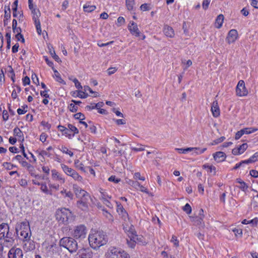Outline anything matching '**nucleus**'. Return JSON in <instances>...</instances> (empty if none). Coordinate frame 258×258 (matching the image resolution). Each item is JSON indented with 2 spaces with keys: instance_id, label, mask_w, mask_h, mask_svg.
Listing matches in <instances>:
<instances>
[{
  "instance_id": "nucleus-7",
  "label": "nucleus",
  "mask_w": 258,
  "mask_h": 258,
  "mask_svg": "<svg viewBox=\"0 0 258 258\" xmlns=\"http://www.w3.org/2000/svg\"><path fill=\"white\" fill-rule=\"evenodd\" d=\"M109 258H130L129 254L118 247H112L108 251Z\"/></svg>"
},
{
  "instance_id": "nucleus-62",
  "label": "nucleus",
  "mask_w": 258,
  "mask_h": 258,
  "mask_svg": "<svg viewBox=\"0 0 258 258\" xmlns=\"http://www.w3.org/2000/svg\"><path fill=\"white\" fill-rule=\"evenodd\" d=\"M15 37L18 41H21L22 43H24L25 39L24 38L23 36L21 34H16Z\"/></svg>"
},
{
  "instance_id": "nucleus-10",
  "label": "nucleus",
  "mask_w": 258,
  "mask_h": 258,
  "mask_svg": "<svg viewBox=\"0 0 258 258\" xmlns=\"http://www.w3.org/2000/svg\"><path fill=\"white\" fill-rule=\"evenodd\" d=\"M86 234V227L84 225H80L75 228L73 236L76 239H83L85 238Z\"/></svg>"
},
{
  "instance_id": "nucleus-5",
  "label": "nucleus",
  "mask_w": 258,
  "mask_h": 258,
  "mask_svg": "<svg viewBox=\"0 0 258 258\" xmlns=\"http://www.w3.org/2000/svg\"><path fill=\"white\" fill-rule=\"evenodd\" d=\"M29 8L31 10L32 14L33 15V20L35 24L36 28L37 33L40 35L41 33V29L40 22L39 18L40 16V12L38 9L34 8L33 5V0H28Z\"/></svg>"
},
{
  "instance_id": "nucleus-58",
  "label": "nucleus",
  "mask_w": 258,
  "mask_h": 258,
  "mask_svg": "<svg viewBox=\"0 0 258 258\" xmlns=\"http://www.w3.org/2000/svg\"><path fill=\"white\" fill-rule=\"evenodd\" d=\"M73 82L75 84V87L80 89H82V85H81V83L79 82V81L78 80V79H77L76 78H74L73 80Z\"/></svg>"
},
{
  "instance_id": "nucleus-53",
  "label": "nucleus",
  "mask_w": 258,
  "mask_h": 258,
  "mask_svg": "<svg viewBox=\"0 0 258 258\" xmlns=\"http://www.w3.org/2000/svg\"><path fill=\"white\" fill-rule=\"evenodd\" d=\"M74 116L76 119H80L81 121L85 119L84 115L81 113H77L74 115Z\"/></svg>"
},
{
  "instance_id": "nucleus-24",
  "label": "nucleus",
  "mask_w": 258,
  "mask_h": 258,
  "mask_svg": "<svg viewBox=\"0 0 258 258\" xmlns=\"http://www.w3.org/2000/svg\"><path fill=\"white\" fill-rule=\"evenodd\" d=\"M163 32L167 37L173 38L175 34L173 28L168 25L164 26Z\"/></svg>"
},
{
  "instance_id": "nucleus-9",
  "label": "nucleus",
  "mask_w": 258,
  "mask_h": 258,
  "mask_svg": "<svg viewBox=\"0 0 258 258\" xmlns=\"http://www.w3.org/2000/svg\"><path fill=\"white\" fill-rule=\"evenodd\" d=\"M205 216L204 215V211L202 209L199 210V215L194 217L190 216V221L194 223V224L199 226L200 227H204L205 223L203 221V219Z\"/></svg>"
},
{
  "instance_id": "nucleus-14",
  "label": "nucleus",
  "mask_w": 258,
  "mask_h": 258,
  "mask_svg": "<svg viewBox=\"0 0 258 258\" xmlns=\"http://www.w3.org/2000/svg\"><path fill=\"white\" fill-rule=\"evenodd\" d=\"M236 95L238 96H245L247 94V91L245 87V83L243 80H240L238 83L236 88Z\"/></svg>"
},
{
  "instance_id": "nucleus-21",
  "label": "nucleus",
  "mask_w": 258,
  "mask_h": 258,
  "mask_svg": "<svg viewBox=\"0 0 258 258\" xmlns=\"http://www.w3.org/2000/svg\"><path fill=\"white\" fill-rule=\"evenodd\" d=\"M213 157L217 162L219 163L225 160L226 155L224 152L219 151L213 154Z\"/></svg>"
},
{
  "instance_id": "nucleus-34",
  "label": "nucleus",
  "mask_w": 258,
  "mask_h": 258,
  "mask_svg": "<svg viewBox=\"0 0 258 258\" xmlns=\"http://www.w3.org/2000/svg\"><path fill=\"white\" fill-rule=\"evenodd\" d=\"M102 210L103 215L109 220L113 221V218L112 215L105 209H103Z\"/></svg>"
},
{
  "instance_id": "nucleus-15",
  "label": "nucleus",
  "mask_w": 258,
  "mask_h": 258,
  "mask_svg": "<svg viewBox=\"0 0 258 258\" xmlns=\"http://www.w3.org/2000/svg\"><path fill=\"white\" fill-rule=\"evenodd\" d=\"M127 28L130 33L136 37H139L141 36V33L139 30L137 23L134 21H130L128 24Z\"/></svg>"
},
{
  "instance_id": "nucleus-26",
  "label": "nucleus",
  "mask_w": 258,
  "mask_h": 258,
  "mask_svg": "<svg viewBox=\"0 0 258 258\" xmlns=\"http://www.w3.org/2000/svg\"><path fill=\"white\" fill-rule=\"evenodd\" d=\"M203 168L204 169L207 168L208 169V172H209L210 173H213V174H214V175L216 173V168L213 165L206 164H204L203 165Z\"/></svg>"
},
{
  "instance_id": "nucleus-54",
  "label": "nucleus",
  "mask_w": 258,
  "mask_h": 258,
  "mask_svg": "<svg viewBox=\"0 0 258 258\" xmlns=\"http://www.w3.org/2000/svg\"><path fill=\"white\" fill-rule=\"evenodd\" d=\"M211 0H204L202 4L203 8L207 10L208 8Z\"/></svg>"
},
{
  "instance_id": "nucleus-52",
  "label": "nucleus",
  "mask_w": 258,
  "mask_h": 258,
  "mask_svg": "<svg viewBox=\"0 0 258 258\" xmlns=\"http://www.w3.org/2000/svg\"><path fill=\"white\" fill-rule=\"evenodd\" d=\"M171 242L173 243L174 245L177 247L179 245V241L178 240L177 237L174 236V235H173L172 236V238H171Z\"/></svg>"
},
{
  "instance_id": "nucleus-28",
  "label": "nucleus",
  "mask_w": 258,
  "mask_h": 258,
  "mask_svg": "<svg viewBox=\"0 0 258 258\" xmlns=\"http://www.w3.org/2000/svg\"><path fill=\"white\" fill-rule=\"evenodd\" d=\"M99 191L101 194V199L103 201L107 199H111V196H109L105 190L102 188L99 189Z\"/></svg>"
},
{
  "instance_id": "nucleus-16",
  "label": "nucleus",
  "mask_w": 258,
  "mask_h": 258,
  "mask_svg": "<svg viewBox=\"0 0 258 258\" xmlns=\"http://www.w3.org/2000/svg\"><path fill=\"white\" fill-rule=\"evenodd\" d=\"M23 254L21 249L13 247L8 252L9 258H23Z\"/></svg>"
},
{
  "instance_id": "nucleus-32",
  "label": "nucleus",
  "mask_w": 258,
  "mask_h": 258,
  "mask_svg": "<svg viewBox=\"0 0 258 258\" xmlns=\"http://www.w3.org/2000/svg\"><path fill=\"white\" fill-rule=\"evenodd\" d=\"M258 158V152L254 153L250 158L248 160H244V162H246V164L254 162L257 160Z\"/></svg>"
},
{
  "instance_id": "nucleus-31",
  "label": "nucleus",
  "mask_w": 258,
  "mask_h": 258,
  "mask_svg": "<svg viewBox=\"0 0 258 258\" xmlns=\"http://www.w3.org/2000/svg\"><path fill=\"white\" fill-rule=\"evenodd\" d=\"M126 6L128 11H133L135 5L134 0H126Z\"/></svg>"
},
{
  "instance_id": "nucleus-39",
  "label": "nucleus",
  "mask_w": 258,
  "mask_h": 258,
  "mask_svg": "<svg viewBox=\"0 0 258 258\" xmlns=\"http://www.w3.org/2000/svg\"><path fill=\"white\" fill-rule=\"evenodd\" d=\"M138 190H140L141 192H145V193L148 194L150 196H151V197L153 196V194L149 192L148 191V189L146 187H145V186H144L143 185H142L140 184Z\"/></svg>"
},
{
  "instance_id": "nucleus-40",
  "label": "nucleus",
  "mask_w": 258,
  "mask_h": 258,
  "mask_svg": "<svg viewBox=\"0 0 258 258\" xmlns=\"http://www.w3.org/2000/svg\"><path fill=\"white\" fill-rule=\"evenodd\" d=\"M60 151L63 153L68 154L70 157H72L74 155L73 152L71 151H70L66 147L62 146L60 149Z\"/></svg>"
},
{
  "instance_id": "nucleus-8",
  "label": "nucleus",
  "mask_w": 258,
  "mask_h": 258,
  "mask_svg": "<svg viewBox=\"0 0 258 258\" xmlns=\"http://www.w3.org/2000/svg\"><path fill=\"white\" fill-rule=\"evenodd\" d=\"M61 167L63 172L68 176H71L74 180L82 182L83 177L80 175L74 169L70 168L67 165L61 164Z\"/></svg>"
},
{
  "instance_id": "nucleus-17",
  "label": "nucleus",
  "mask_w": 258,
  "mask_h": 258,
  "mask_svg": "<svg viewBox=\"0 0 258 258\" xmlns=\"http://www.w3.org/2000/svg\"><path fill=\"white\" fill-rule=\"evenodd\" d=\"M51 176L53 180L59 182L61 183H64L66 181L65 178L63 177L62 175L55 169L51 170Z\"/></svg>"
},
{
  "instance_id": "nucleus-11",
  "label": "nucleus",
  "mask_w": 258,
  "mask_h": 258,
  "mask_svg": "<svg viewBox=\"0 0 258 258\" xmlns=\"http://www.w3.org/2000/svg\"><path fill=\"white\" fill-rule=\"evenodd\" d=\"M207 148L200 149L199 148H191L189 147L185 149L183 148H176L175 150L177 151L180 154H186L188 152L194 151L193 154L199 155L203 153L206 151Z\"/></svg>"
},
{
  "instance_id": "nucleus-46",
  "label": "nucleus",
  "mask_w": 258,
  "mask_h": 258,
  "mask_svg": "<svg viewBox=\"0 0 258 258\" xmlns=\"http://www.w3.org/2000/svg\"><path fill=\"white\" fill-rule=\"evenodd\" d=\"M108 180L111 182H113L114 183H118L120 181V178H116L115 176L112 175L109 177Z\"/></svg>"
},
{
  "instance_id": "nucleus-3",
  "label": "nucleus",
  "mask_w": 258,
  "mask_h": 258,
  "mask_svg": "<svg viewBox=\"0 0 258 258\" xmlns=\"http://www.w3.org/2000/svg\"><path fill=\"white\" fill-rule=\"evenodd\" d=\"M16 230L17 234H20L24 240L27 241L29 239L31 233L28 222L25 221L18 224L16 227Z\"/></svg>"
},
{
  "instance_id": "nucleus-13",
  "label": "nucleus",
  "mask_w": 258,
  "mask_h": 258,
  "mask_svg": "<svg viewBox=\"0 0 258 258\" xmlns=\"http://www.w3.org/2000/svg\"><path fill=\"white\" fill-rule=\"evenodd\" d=\"M73 189L77 198H90L89 194L84 189H82L77 184L73 185Z\"/></svg>"
},
{
  "instance_id": "nucleus-47",
  "label": "nucleus",
  "mask_w": 258,
  "mask_h": 258,
  "mask_svg": "<svg viewBox=\"0 0 258 258\" xmlns=\"http://www.w3.org/2000/svg\"><path fill=\"white\" fill-rule=\"evenodd\" d=\"M48 186L50 188H52L56 190L59 189V185L58 184L52 183L50 181L48 182Z\"/></svg>"
},
{
  "instance_id": "nucleus-57",
  "label": "nucleus",
  "mask_w": 258,
  "mask_h": 258,
  "mask_svg": "<svg viewBox=\"0 0 258 258\" xmlns=\"http://www.w3.org/2000/svg\"><path fill=\"white\" fill-rule=\"evenodd\" d=\"M19 184L23 187H26L28 185V182L25 179H21L19 181Z\"/></svg>"
},
{
  "instance_id": "nucleus-61",
  "label": "nucleus",
  "mask_w": 258,
  "mask_h": 258,
  "mask_svg": "<svg viewBox=\"0 0 258 258\" xmlns=\"http://www.w3.org/2000/svg\"><path fill=\"white\" fill-rule=\"evenodd\" d=\"M32 80L33 81V82L37 86L39 85V80H38V78H37V76H36V74H33L32 75Z\"/></svg>"
},
{
  "instance_id": "nucleus-50",
  "label": "nucleus",
  "mask_w": 258,
  "mask_h": 258,
  "mask_svg": "<svg viewBox=\"0 0 258 258\" xmlns=\"http://www.w3.org/2000/svg\"><path fill=\"white\" fill-rule=\"evenodd\" d=\"M225 138L224 137H221L220 138H218V139L214 140L213 142V143H212V145H215L220 143H221L225 140Z\"/></svg>"
},
{
  "instance_id": "nucleus-59",
  "label": "nucleus",
  "mask_w": 258,
  "mask_h": 258,
  "mask_svg": "<svg viewBox=\"0 0 258 258\" xmlns=\"http://www.w3.org/2000/svg\"><path fill=\"white\" fill-rule=\"evenodd\" d=\"M132 150L138 152V151H142L145 150V148H144V146L142 145H139V147H132L131 148Z\"/></svg>"
},
{
  "instance_id": "nucleus-64",
  "label": "nucleus",
  "mask_w": 258,
  "mask_h": 258,
  "mask_svg": "<svg viewBox=\"0 0 258 258\" xmlns=\"http://www.w3.org/2000/svg\"><path fill=\"white\" fill-rule=\"evenodd\" d=\"M109 199H105L103 201V203L108 208L112 209L113 208L112 204L109 201Z\"/></svg>"
},
{
  "instance_id": "nucleus-12",
  "label": "nucleus",
  "mask_w": 258,
  "mask_h": 258,
  "mask_svg": "<svg viewBox=\"0 0 258 258\" xmlns=\"http://www.w3.org/2000/svg\"><path fill=\"white\" fill-rule=\"evenodd\" d=\"M128 237L130 238L129 239H127V243L128 246L131 247V248H134L135 247L136 241H138L139 242H141L142 243V244H144L145 243H147L146 242L142 241L143 237H138V236L134 233H131V235H128Z\"/></svg>"
},
{
  "instance_id": "nucleus-22",
  "label": "nucleus",
  "mask_w": 258,
  "mask_h": 258,
  "mask_svg": "<svg viewBox=\"0 0 258 258\" xmlns=\"http://www.w3.org/2000/svg\"><path fill=\"white\" fill-rule=\"evenodd\" d=\"M116 203L117 204V212L124 220H126L128 219L127 213L120 203L118 202H116Z\"/></svg>"
},
{
  "instance_id": "nucleus-56",
  "label": "nucleus",
  "mask_w": 258,
  "mask_h": 258,
  "mask_svg": "<svg viewBox=\"0 0 258 258\" xmlns=\"http://www.w3.org/2000/svg\"><path fill=\"white\" fill-rule=\"evenodd\" d=\"M182 63L186 65V67L184 68V70H186L188 67L192 65V61L189 59L187 61L185 60H182Z\"/></svg>"
},
{
  "instance_id": "nucleus-49",
  "label": "nucleus",
  "mask_w": 258,
  "mask_h": 258,
  "mask_svg": "<svg viewBox=\"0 0 258 258\" xmlns=\"http://www.w3.org/2000/svg\"><path fill=\"white\" fill-rule=\"evenodd\" d=\"M134 177L135 179H139L143 181H144L145 180V178L143 176H141V174L140 172H136L134 174Z\"/></svg>"
},
{
  "instance_id": "nucleus-33",
  "label": "nucleus",
  "mask_w": 258,
  "mask_h": 258,
  "mask_svg": "<svg viewBox=\"0 0 258 258\" xmlns=\"http://www.w3.org/2000/svg\"><path fill=\"white\" fill-rule=\"evenodd\" d=\"M75 166L76 168L81 170V171H85L84 164L81 162L78 159L75 160Z\"/></svg>"
},
{
  "instance_id": "nucleus-23",
  "label": "nucleus",
  "mask_w": 258,
  "mask_h": 258,
  "mask_svg": "<svg viewBox=\"0 0 258 258\" xmlns=\"http://www.w3.org/2000/svg\"><path fill=\"white\" fill-rule=\"evenodd\" d=\"M211 111L212 112L213 115L217 117L220 115V109L218 106L217 101H214L212 104L211 106Z\"/></svg>"
},
{
  "instance_id": "nucleus-42",
  "label": "nucleus",
  "mask_w": 258,
  "mask_h": 258,
  "mask_svg": "<svg viewBox=\"0 0 258 258\" xmlns=\"http://www.w3.org/2000/svg\"><path fill=\"white\" fill-rule=\"evenodd\" d=\"M182 210L187 214H189L191 212V208L187 203L182 208Z\"/></svg>"
},
{
  "instance_id": "nucleus-1",
  "label": "nucleus",
  "mask_w": 258,
  "mask_h": 258,
  "mask_svg": "<svg viewBox=\"0 0 258 258\" xmlns=\"http://www.w3.org/2000/svg\"><path fill=\"white\" fill-rule=\"evenodd\" d=\"M88 240L90 246L94 249L105 244L107 242L106 235L101 231H92Z\"/></svg>"
},
{
  "instance_id": "nucleus-63",
  "label": "nucleus",
  "mask_w": 258,
  "mask_h": 258,
  "mask_svg": "<svg viewBox=\"0 0 258 258\" xmlns=\"http://www.w3.org/2000/svg\"><path fill=\"white\" fill-rule=\"evenodd\" d=\"M238 182L240 184V188L243 190H244L247 188V186L244 181H241L240 179H238Z\"/></svg>"
},
{
  "instance_id": "nucleus-35",
  "label": "nucleus",
  "mask_w": 258,
  "mask_h": 258,
  "mask_svg": "<svg viewBox=\"0 0 258 258\" xmlns=\"http://www.w3.org/2000/svg\"><path fill=\"white\" fill-rule=\"evenodd\" d=\"M96 7L95 6H89L85 5L83 7V9L85 12H91L96 9Z\"/></svg>"
},
{
  "instance_id": "nucleus-41",
  "label": "nucleus",
  "mask_w": 258,
  "mask_h": 258,
  "mask_svg": "<svg viewBox=\"0 0 258 258\" xmlns=\"http://www.w3.org/2000/svg\"><path fill=\"white\" fill-rule=\"evenodd\" d=\"M37 153H38V155L41 156L43 159L44 158V156L50 157L51 156V154L46 150H42L39 152L37 151Z\"/></svg>"
},
{
  "instance_id": "nucleus-51",
  "label": "nucleus",
  "mask_w": 258,
  "mask_h": 258,
  "mask_svg": "<svg viewBox=\"0 0 258 258\" xmlns=\"http://www.w3.org/2000/svg\"><path fill=\"white\" fill-rule=\"evenodd\" d=\"M14 135L18 137H21L23 135L21 131L18 127L15 128L14 130Z\"/></svg>"
},
{
  "instance_id": "nucleus-44",
  "label": "nucleus",
  "mask_w": 258,
  "mask_h": 258,
  "mask_svg": "<svg viewBox=\"0 0 258 258\" xmlns=\"http://www.w3.org/2000/svg\"><path fill=\"white\" fill-rule=\"evenodd\" d=\"M88 96V94L86 93L85 91H79L77 94V96L81 98H86Z\"/></svg>"
},
{
  "instance_id": "nucleus-4",
  "label": "nucleus",
  "mask_w": 258,
  "mask_h": 258,
  "mask_svg": "<svg viewBox=\"0 0 258 258\" xmlns=\"http://www.w3.org/2000/svg\"><path fill=\"white\" fill-rule=\"evenodd\" d=\"M61 246L68 249L71 253L76 252L78 249V244L76 241L71 237H63L59 241Z\"/></svg>"
},
{
  "instance_id": "nucleus-25",
  "label": "nucleus",
  "mask_w": 258,
  "mask_h": 258,
  "mask_svg": "<svg viewBox=\"0 0 258 258\" xmlns=\"http://www.w3.org/2000/svg\"><path fill=\"white\" fill-rule=\"evenodd\" d=\"M224 21V16L222 14L219 15L216 20L215 27L217 28H220L223 24Z\"/></svg>"
},
{
  "instance_id": "nucleus-43",
  "label": "nucleus",
  "mask_w": 258,
  "mask_h": 258,
  "mask_svg": "<svg viewBox=\"0 0 258 258\" xmlns=\"http://www.w3.org/2000/svg\"><path fill=\"white\" fill-rule=\"evenodd\" d=\"M125 23V19L122 17H119L117 18L116 25L118 26H121Z\"/></svg>"
},
{
  "instance_id": "nucleus-36",
  "label": "nucleus",
  "mask_w": 258,
  "mask_h": 258,
  "mask_svg": "<svg viewBox=\"0 0 258 258\" xmlns=\"http://www.w3.org/2000/svg\"><path fill=\"white\" fill-rule=\"evenodd\" d=\"M68 128H69L70 130V132H72L73 133V134L72 135H75V134L79 133V131H78V128L76 126L73 125V124H69L68 125Z\"/></svg>"
},
{
  "instance_id": "nucleus-38",
  "label": "nucleus",
  "mask_w": 258,
  "mask_h": 258,
  "mask_svg": "<svg viewBox=\"0 0 258 258\" xmlns=\"http://www.w3.org/2000/svg\"><path fill=\"white\" fill-rule=\"evenodd\" d=\"M52 70H53V72L54 73V76L56 78V81H57L58 82L64 84L63 80L61 79V78L59 73L57 72V71H56L54 69H53Z\"/></svg>"
},
{
  "instance_id": "nucleus-48",
  "label": "nucleus",
  "mask_w": 258,
  "mask_h": 258,
  "mask_svg": "<svg viewBox=\"0 0 258 258\" xmlns=\"http://www.w3.org/2000/svg\"><path fill=\"white\" fill-rule=\"evenodd\" d=\"M62 134L65 135L67 137H68L70 139H72L73 137H74V135H72V134H71V132H70V130L69 128H68V127H67V131H64Z\"/></svg>"
},
{
  "instance_id": "nucleus-45",
  "label": "nucleus",
  "mask_w": 258,
  "mask_h": 258,
  "mask_svg": "<svg viewBox=\"0 0 258 258\" xmlns=\"http://www.w3.org/2000/svg\"><path fill=\"white\" fill-rule=\"evenodd\" d=\"M69 109L72 112H75L78 110V106L74 103H71L69 106Z\"/></svg>"
},
{
  "instance_id": "nucleus-37",
  "label": "nucleus",
  "mask_w": 258,
  "mask_h": 258,
  "mask_svg": "<svg viewBox=\"0 0 258 258\" xmlns=\"http://www.w3.org/2000/svg\"><path fill=\"white\" fill-rule=\"evenodd\" d=\"M242 131H244L243 134H249L257 131V128L254 127L245 128L242 129Z\"/></svg>"
},
{
  "instance_id": "nucleus-19",
  "label": "nucleus",
  "mask_w": 258,
  "mask_h": 258,
  "mask_svg": "<svg viewBox=\"0 0 258 258\" xmlns=\"http://www.w3.org/2000/svg\"><path fill=\"white\" fill-rule=\"evenodd\" d=\"M238 37L237 31L235 29H232L228 32L226 38V41L229 44L234 42Z\"/></svg>"
},
{
  "instance_id": "nucleus-29",
  "label": "nucleus",
  "mask_w": 258,
  "mask_h": 258,
  "mask_svg": "<svg viewBox=\"0 0 258 258\" xmlns=\"http://www.w3.org/2000/svg\"><path fill=\"white\" fill-rule=\"evenodd\" d=\"M40 185L41 186L40 189L43 192L47 195H52L51 191L49 190L45 182H42Z\"/></svg>"
},
{
  "instance_id": "nucleus-27",
  "label": "nucleus",
  "mask_w": 258,
  "mask_h": 258,
  "mask_svg": "<svg viewBox=\"0 0 258 258\" xmlns=\"http://www.w3.org/2000/svg\"><path fill=\"white\" fill-rule=\"evenodd\" d=\"M11 18V10L9 6L5 7L4 24H6V21Z\"/></svg>"
},
{
  "instance_id": "nucleus-18",
  "label": "nucleus",
  "mask_w": 258,
  "mask_h": 258,
  "mask_svg": "<svg viewBox=\"0 0 258 258\" xmlns=\"http://www.w3.org/2000/svg\"><path fill=\"white\" fill-rule=\"evenodd\" d=\"M90 198H81L77 202V207L83 211H87L88 209V201Z\"/></svg>"
},
{
  "instance_id": "nucleus-60",
  "label": "nucleus",
  "mask_w": 258,
  "mask_h": 258,
  "mask_svg": "<svg viewBox=\"0 0 258 258\" xmlns=\"http://www.w3.org/2000/svg\"><path fill=\"white\" fill-rule=\"evenodd\" d=\"M233 231L234 232L235 235L237 236L238 235H239L240 236H242V230L241 229H237L234 228L233 230Z\"/></svg>"
},
{
  "instance_id": "nucleus-30",
  "label": "nucleus",
  "mask_w": 258,
  "mask_h": 258,
  "mask_svg": "<svg viewBox=\"0 0 258 258\" xmlns=\"http://www.w3.org/2000/svg\"><path fill=\"white\" fill-rule=\"evenodd\" d=\"M258 222V219L257 218H255L252 220H248L246 219H244L242 221V223L243 224H251L252 226H255L257 225Z\"/></svg>"
},
{
  "instance_id": "nucleus-6",
  "label": "nucleus",
  "mask_w": 258,
  "mask_h": 258,
  "mask_svg": "<svg viewBox=\"0 0 258 258\" xmlns=\"http://www.w3.org/2000/svg\"><path fill=\"white\" fill-rule=\"evenodd\" d=\"M12 233L9 231V226L7 223L0 224V240L4 239L7 243L12 244L14 239Z\"/></svg>"
},
{
  "instance_id": "nucleus-55",
  "label": "nucleus",
  "mask_w": 258,
  "mask_h": 258,
  "mask_svg": "<svg viewBox=\"0 0 258 258\" xmlns=\"http://www.w3.org/2000/svg\"><path fill=\"white\" fill-rule=\"evenodd\" d=\"M64 192L65 194V197L69 198L71 200H73L74 198V195L73 192L71 191H67V190H64Z\"/></svg>"
},
{
  "instance_id": "nucleus-20",
  "label": "nucleus",
  "mask_w": 258,
  "mask_h": 258,
  "mask_svg": "<svg viewBox=\"0 0 258 258\" xmlns=\"http://www.w3.org/2000/svg\"><path fill=\"white\" fill-rule=\"evenodd\" d=\"M248 145L246 143H243L241 145L234 148L232 151V153L234 155L242 154L247 149Z\"/></svg>"
},
{
  "instance_id": "nucleus-2",
  "label": "nucleus",
  "mask_w": 258,
  "mask_h": 258,
  "mask_svg": "<svg viewBox=\"0 0 258 258\" xmlns=\"http://www.w3.org/2000/svg\"><path fill=\"white\" fill-rule=\"evenodd\" d=\"M56 219L59 223L67 224L74 220L72 212L67 208L58 209L55 213Z\"/></svg>"
}]
</instances>
